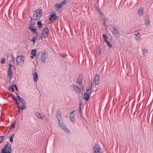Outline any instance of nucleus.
Returning <instances> with one entry per match:
<instances>
[{"instance_id":"5fc2aeb1","label":"nucleus","mask_w":153,"mask_h":153,"mask_svg":"<svg viewBox=\"0 0 153 153\" xmlns=\"http://www.w3.org/2000/svg\"><path fill=\"white\" fill-rule=\"evenodd\" d=\"M30 20H32V18L30 17Z\"/></svg>"},{"instance_id":"ea45409f","label":"nucleus","mask_w":153,"mask_h":153,"mask_svg":"<svg viewBox=\"0 0 153 153\" xmlns=\"http://www.w3.org/2000/svg\"><path fill=\"white\" fill-rule=\"evenodd\" d=\"M89 83H90V86L89 88H92V81H89Z\"/></svg>"},{"instance_id":"2f4dec72","label":"nucleus","mask_w":153,"mask_h":153,"mask_svg":"<svg viewBox=\"0 0 153 153\" xmlns=\"http://www.w3.org/2000/svg\"><path fill=\"white\" fill-rule=\"evenodd\" d=\"M103 24L105 27H106V25H105V23H106V22L107 20V18H105V19H103Z\"/></svg>"},{"instance_id":"f8f14e48","label":"nucleus","mask_w":153,"mask_h":153,"mask_svg":"<svg viewBox=\"0 0 153 153\" xmlns=\"http://www.w3.org/2000/svg\"><path fill=\"white\" fill-rule=\"evenodd\" d=\"M57 18V16L55 14H52L51 15L49 20L51 21H53L55 20H56Z\"/></svg>"},{"instance_id":"423d86ee","label":"nucleus","mask_w":153,"mask_h":153,"mask_svg":"<svg viewBox=\"0 0 153 153\" xmlns=\"http://www.w3.org/2000/svg\"><path fill=\"white\" fill-rule=\"evenodd\" d=\"M100 75L98 74L96 75L93 78V82L95 85H98L100 82Z\"/></svg>"},{"instance_id":"7ed1b4c3","label":"nucleus","mask_w":153,"mask_h":153,"mask_svg":"<svg viewBox=\"0 0 153 153\" xmlns=\"http://www.w3.org/2000/svg\"><path fill=\"white\" fill-rule=\"evenodd\" d=\"M16 61L18 65L20 67L22 66L24 64V57L22 55H20L17 56Z\"/></svg>"},{"instance_id":"393cba45","label":"nucleus","mask_w":153,"mask_h":153,"mask_svg":"<svg viewBox=\"0 0 153 153\" xmlns=\"http://www.w3.org/2000/svg\"><path fill=\"white\" fill-rule=\"evenodd\" d=\"M16 122L14 121L13 122V123L12 124L10 128V131H11V130L13 128L15 127V125H16Z\"/></svg>"},{"instance_id":"a878e982","label":"nucleus","mask_w":153,"mask_h":153,"mask_svg":"<svg viewBox=\"0 0 153 153\" xmlns=\"http://www.w3.org/2000/svg\"><path fill=\"white\" fill-rule=\"evenodd\" d=\"M56 7H58V10L59 8H61L63 6L61 4H57L55 5Z\"/></svg>"},{"instance_id":"e433bc0d","label":"nucleus","mask_w":153,"mask_h":153,"mask_svg":"<svg viewBox=\"0 0 153 153\" xmlns=\"http://www.w3.org/2000/svg\"><path fill=\"white\" fill-rule=\"evenodd\" d=\"M102 37L103 39H107L108 37L106 35L103 34L102 36Z\"/></svg>"},{"instance_id":"49530a36","label":"nucleus","mask_w":153,"mask_h":153,"mask_svg":"<svg viewBox=\"0 0 153 153\" xmlns=\"http://www.w3.org/2000/svg\"><path fill=\"white\" fill-rule=\"evenodd\" d=\"M81 110H82L81 108V106H80L79 108V113H81Z\"/></svg>"},{"instance_id":"f3484780","label":"nucleus","mask_w":153,"mask_h":153,"mask_svg":"<svg viewBox=\"0 0 153 153\" xmlns=\"http://www.w3.org/2000/svg\"><path fill=\"white\" fill-rule=\"evenodd\" d=\"M21 104L22 105L21 107V108L22 110H24L25 109L27 106L26 105V102L24 100V101H22L21 102Z\"/></svg>"},{"instance_id":"09e8293b","label":"nucleus","mask_w":153,"mask_h":153,"mask_svg":"<svg viewBox=\"0 0 153 153\" xmlns=\"http://www.w3.org/2000/svg\"><path fill=\"white\" fill-rule=\"evenodd\" d=\"M17 107L18 108V109H19V108H20V107L19 106V104H17Z\"/></svg>"},{"instance_id":"9d476101","label":"nucleus","mask_w":153,"mask_h":153,"mask_svg":"<svg viewBox=\"0 0 153 153\" xmlns=\"http://www.w3.org/2000/svg\"><path fill=\"white\" fill-rule=\"evenodd\" d=\"M56 117L57 118L59 123H60L61 122H62V120L61 119V117L59 111H58L57 112L56 114Z\"/></svg>"},{"instance_id":"8fccbe9b","label":"nucleus","mask_w":153,"mask_h":153,"mask_svg":"<svg viewBox=\"0 0 153 153\" xmlns=\"http://www.w3.org/2000/svg\"><path fill=\"white\" fill-rule=\"evenodd\" d=\"M105 42L106 43L108 41L107 40V39H104Z\"/></svg>"},{"instance_id":"f704fd0d","label":"nucleus","mask_w":153,"mask_h":153,"mask_svg":"<svg viewBox=\"0 0 153 153\" xmlns=\"http://www.w3.org/2000/svg\"><path fill=\"white\" fill-rule=\"evenodd\" d=\"M67 2V1L66 0H64L61 2L60 4L63 6V5L65 4Z\"/></svg>"},{"instance_id":"6e6552de","label":"nucleus","mask_w":153,"mask_h":153,"mask_svg":"<svg viewBox=\"0 0 153 153\" xmlns=\"http://www.w3.org/2000/svg\"><path fill=\"white\" fill-rule=\"evenodd\" d=\"M49 30V28L48 27H46L44 28L42 31V35L43 37L46 38L48 37V33Z\"/></svg>"},{"instance_id":"72a5a7b5","label":"nucleus","mask_w":153,"mask_h":153,"mask_svg":"<svg viewBox=\"0 0 153 153\" xmlns=\"http://www.w3.org/2000/svg\"><path fill=\"white\" fill-rule=\"evenodd\" d=\"M4 136H0V143L2 142L4 138Z\"/></svg>"},{"instance_id":"864d4df0","label":"nucleus","mask_w":153,"mask_h":153,"mask_svg":"<svg viewBox=\"0 0 153 153\" xmlns=\"http://www.w3.org/2000/svg\"><path fill=\"white\" fill-rule=\"evenodd\" d=\"M33 56H31V58L32 59H33Z\"/></svg>"},{"instance_id":"f03ea898","label":"nucleus","mask_w":153,"mask_h":153,"mask_svg":"<svg viewBox=\"0 0 153 153\" xmlns=\"http://www.w3.org/2000/svg\"><path fill=\"white\" fill-rule=\"evenodd\" d=\"M12 148L10 144L7 143L1 151V153H11Z\"/></svg>"},{"instance_id":"79ce46f5","label":"nucleus","mask_w":153,"mask_h":153,"mask_svg":"<svg viewBox=\"0 0 153 153\" xmlns=\"http://www.w3.org/2000/svg\"><path fill=\"white\" fill-rule=\"evenodd\" d=\"M12 65L11 64H10L9 65V67L8 68V69H12Z\"/></svg>"},{"instance_id":"c756f323","label":"nucleus","mask_w":153,"mask_h":153,"mask_svg":"<svg viewBox=\"0 0 153 153\" xmlns=\"http://www.w3.org/2000/svg\"><path fill=\"white\" fill-rule=\"evenodd\" d=\"M17 97L18 98V100L20 102H21L22 101L24 100H23L22 99L21 97H20L18 95L17 96Z\"/></svg>"},{"instance_id":"5701e85b","label":"nucleus","mask_w":153,"mask_h":153,"mask_svg":"<svg viewBox=\"0 0 153 153\" xmlns=\"http://www.w3.org/2000/svg\"><path fill=\"white\" fill-rule=\"evenodd\" d=\"M15 134L14 133H13L12 134V135L10 137V138L9 140L10 142L12 143L13 141V138L15 136Z\"/></svg>"},{"instance_id":"aec40b11","label":"nucleus","mask_w":153,"mask_h":153,"mask_svg":"<svg viewBox=\"0 0 153 153\" xmlns=\"http://www.w3.org/2000/svg\"><path fill=\"white\" fill-rule=\"evenodd\" d=\"M138 13L140 16H142L143 13V7H140L138 10Z\"/></svg>"},{"instance_id":"c03bdc74","label":"nucleus","mask_w":153,"mask_h":153,"mask_svg":"<svg viewBox=\"0 0 153 153\" xmlns=\"http://www.w3.org/2000/svg\"><path fill=\"white\" fill-rule=\"evenodd\" d=\"M140 34V33L138 32L137 33L135 34H134V36H139L138 35Z\"/></svg>"},{"instance_id":"20e7f679","label":"nucleus","mask_w":153,"mask_h":153,"mask_svg":"<svg viewBox=\"0 0 153 153\" xmlns=\"http://www.w3.org/2000/svg\"><path fill=\"white\" fill-rule=\"evenodd\" d=\"M94 153H102L101 146L99 144L95 145L93 148Z\"/></svg>"},{"instance_id":"13d9d810","label":"nucleus","mask_w":153,"mask_h":153,"mask_svg":"<svg viewBox=\"0 0 153 153\" xmlns=\"http://www.w3.org/2000/svg\"><path fill=\"white\" fill-rule=\"evenodd\" d=\"M10 131H9V132H10Z\"/></svg>"},{"instance_id":"f257e3e1","label":"nucleus","mask_w":153,"mask_h":153,"mask_svg":"<svg viewBox=\"0 0 153 153\" xmlns=\"http://www.w3.org/2000/svg\"><path fill=\"white\" fill-rule=\"evenodd\" d=\"M42 10L41 9H39L36 10L34 12L33 18L34 20H38L42 16Z\"/></svg>"},{"instance_id":"9b49d317","label":"nucleus","mask_w":153,"mask_h":153,"mask_svg":"<svg viewBox=\"0 0 153 153\" xmlns=\"http://www.w3.org/2000/svg\"><path fill=\"white\" fill-rule=\"evenodd\" d=\"M74 112V111H73L71 112L70 116V120L73 123H74L75 120L74 115L73 113Z\"/></svg>"},{"instance_id":"7c9ffc66","label":"nucleus","mask_w":153,"mask_h":153,"mask_svg":"<svg viewBox=\"0 0 153 153\" xmlns=\"http://www.w3.org/2000/svg\"><path fill=\"white\" fill-rule=\"evenodd\" d=\"M36 39H37L36 37H34L31 39V42H33L34 43L33 44H34Z\"/></svg>"},{"instance_id":"c9c22d12","label":"nucleus","mask_w":153,"mask_h":153,"mask_svg":"<svg viewBox=\"0 0 153 153\" xmlns=\"http://www.w3.org/2000/svg\"><path fill=\"white\" fill-rule=\"evenodd\" d=\"M106 43L107 44V45L110 48H111L112 47L111 45L110 44V43L108 41Z\"/></svg>"},{"instance_id":"1a4fd4ad","label":"nucleus","mask_w":153,"mask_h":153,"mask_svg":"<svg viewBox=\"0 0 153 153\" xmlns=\"http://www.w3.org/2000/svg\"><path fill=\"white\" fill-rule=\"evenodd\" d=\"M59 124L60 127L62 128V129H63L65 131L68 133H70V131L67 128L65 127V125H64L62 122H61L60 123H59Z\"/></svg>"},{"instance_id":"37998d69","label":"nucleus","mask_w":153,"mask_h":153,"mask_svg":"<svg viewBox=\"0 0 153 153\" xmlns=\"http://www.w3.org/2000/svg\"><path fill=\"white\" fill-rule=\"evenodd\" d=\"M98 48H99L98 53H99V54H100L101 52V48L100 47H99Z\"/></svg>"},{"instance_id":"39448f33","label":"nucleus","mask_w":153,"mask_h":153,"mask_svg":"<svg viewBox=\"0 0 153 153\" xmlns=\"http://www.w3.org/2000/svg\"><path fill=\"white\" fill-rule=\"evenodd\" d=\"M47 53L45 51L42 52L40 60L43 64H44L46 62V60L47 58Z\"/></svg>"},{"instance_id":"0eeeda50","label":"nucleus","mask_w":153,"mask_h":153,"mask_svg":"<svg viewBox=\"0 0 153 153\" xmlns=\"http://www.w3.org/2000/svg\"><path fill=\"white\" fill-rule=\"evenodd\" d=\"M72 87L77 93L80 94L81 89L79 87L73 84L72 85Z\"/></svg>"},{"instance_id":"58836bf2","label":"nucleus","mask_w":153,"mask_h":153,"mask_svg":"<svg viewBox=\"0 0 153 153\" xmlns=\"http://www.w3.org/2000/svg\"><path fill=\"white\" fill-rule=\"evenodd\" d=\"M5 62V59L4 58H2L1 61V62L3 64H4Z\"/></svg>"},{"instance_id":"b1692460","label":"nucleus","mask_w":153,"mask_h":153,"mask_svg":"<svg viewBox=\"0 0 153 153\" xmlns=\"http://www.w3.org/2000/svg\"><path fill=\"white\" fill-rule=\"evenodd\" d=\"M36 50L33 49L31 51V54L33 56H36Z\"/></svg>"},{"instance_id":"c85d7f7f","label":"nucleus","mask_w":153,"mask_h":153,"mask_svg":"<svg viewBox=\"0 0 153 153\" xmlns=\"http://www.w3.org/2000/svg\"><path fill=\"white\" fill-rule=\"evenodd\" d=\"M134 38L136 40L139 41L140 40L141 38L140 36H136Z\"/></svg>"},{"instance_id":"473e14b6","label":"nucleus","mask_w":153,"mask_h":153,"mask_svg":"<svg viewBox=\"0 0 153 153\" xmlns=\"http://www.w3.org/2000/svg\"><path fill=\"white\" fill-rule=\"evenodd\" d=\"M91 89H92V88H89V89H86V92H87L88 93V94H89L91 93V90H92Z\"/></svg>"},{"instance_id":"a18cd8bd","label":"nucleus","mask_w":153,"mask_h":153,"mask_svg":"<svg viewBox=\"0 0 153 153\" xmlns=\"http://www.w3.org/2000/svg\"><path fill=\"white\" fill-rule=\"evenodd\" d=\"M14 101H15V104H19L17 99H16V100H15Z\"/></svg>"},{"instance_id":"4d7b16f0","label":"nucleus","mask_w":153,"mask_h":153,"mask_svg":"<svg viewBox=\"0 0 153 153\" xmlns=\"http://www.w3.org/2000/svg\"><path fill=\"white\" fill-rule=\"evenodd\" d=\"M10 131H9V132H10Z\"/></svg>"},{"instance_id":"4be33fe9","label":"nucleus","mask_w":153,"mask_h":153,"mask_svg":"<svg viewBox=\"0 0 153 153\" xmlns=\"http://www.w3.org/2000/svg\"><path fill=\"white\" fill-rule=\"evenodd\" d=\"M145 23L148 26H149L150 25L149 19L148 16L145 21Z\"/></svg>"},{"instance_id":"ddd939ff","label":"nucleus","mask_w":153,"mask_h":153,"mask_svg":"<svg viewBox=\"0 0 153 153\" xmlns=\"http://www.w3.org/2000/svg\"><path fill=\"white\" fill-rule=\"evenodd\" d=\"M36 114L38 118L42 120L44 119V116L42 114L37 112L36 113Z\"/></svg>"},{"instance_id":"cd10ccee","label":"nucleus","mask_w":153,"mask_h":153,"mask_svg":"<svg viewBox=\"0 0 153 153\" xmlns=\"http://www.w3.org/2000/svg\"><path fill=\"white\" fill-rule=\"evenodd\" d=\"M9 89L10 90H11V91L12 92H14V86L13 85H12L9 88Z\"/></svg>"},{"instance_id":"3c124183","label":"nucleus","mask_w":153,"mask_h":153,"mask_svg":"<svg viewBox=\"0 0 153 153\" xmlns=\"http://www.w3.org/2000/svg\"><path fill=\"white\" fill-rule=\"evenodd\" d=\"M18 111L19 112V113H20V108H19V109H18Z\"/></svg>"},{"instance_id":"6ab92c4d","label":"nucleus","mask_w":153,"mask_h":153,"mask_svg":"<svg viewBox=\"0 0 153 153\" xmlns=\"http://www.w3.org/2000/svg\"><path fill=\"white\" fill-rule=\"evenodd\" d=\"M33 77L34 81L35 82H36L38 79V76L37 73L36 72H35L33 74Z\"/></svg>"},{"instance_id":"2eb2a0df","label":"nucleus","mask_w":153,"mask_h":153,"mask_svg":"<svg viewBox=\"0 0 153 153\" xmlns=\"http://www.w3.org/2000/svg\"><path fill=\"white\" fill-rule=\"evenodd\" d=\"M77 82L80 85L82 84V76L79 75L77 79Z\"/></svg>"},{"instance_id":"a211bd4d","label":"nucleus","mask_w":153,"mask_h":153,"mask_svg":"<svg viewBox=\"0 0 153 153\" xmlns=\"http://www.w3.org/2000/svg\"><path fill=\"white\" fill-rule=\"evenodd\" d=\"M13 70L12 69H8L7 72V76L9 77L10 79L12 78L13 75Z\"/></svg>"},{"instance_id":"4c0bfd02","label":"nucleus","mask_w":153,"mask_h":153,"mask_svg":"<svg viewBox=\"0 0 153 153\" xmlns=\"http://www.w3.org/2000/svg\"><path fill=\"white\" fill-rule=\"evenodd\" d=\"M143 52L144 53H148L149 52V51L146 49H144L143 50Z\"/></svg>"},{"instance_id":"4468645a","label":"nucleus","mask_w":153,"mask_h":153,"mask_svg":"<svg viewBox=\"0 0 153 153\" xmlns=\"http://www.w3.org/2000/svg\"><path fill=\"white\" fill-rule=\"evenodd\" d=\"M29 28L31 32L33 33L35 32L36 34H38V33L37 31V29L33 28L32 24H31L30 25Z\"/></svg>"},{"instance_id":"6e6d98bb","label":"nucleus","mask_w":153,"mask_h":153,"mask_svg":"<svg viewBox=\"0 0 153 153\" xmlns=\"http://www.w3.org/2000/svg\"><path fill=\"white\" fill-rule=\"evenodd\" d=\"M83 86H82L81 87V88H83Z\"/></svg>"},{"instance_id":"412c9836","label":"nucleus","mask_w":153,"mask_h":153,"mask_svg":"<svg viewBox=\"0 0 153 153\" xmlns=\"http://www.w3.org/2000/svg\"><path fill=\"white\" fill-rule=\"evenodd\" d=\"M114 33L113 34L115 35H117L118 36H120L119 35H118L120 33H119V31L116 28H114Z\"/></svg>"},{"instance_id":"dca6fc26","label":"nucleus","mask_w":153,"mask_h":153,"mask_svg":"<svg viewBox=\"0 0 153 153\" xmlns=\"http://www.w3.org/2000/svg\"><path fill=\"white\" fill-rule=\"evenodd\" d=\"M83 95L84 96V100L87 101H88L89 100L90 97L88 93L87 92H85L84 94Z\"/></svg>"},{"instance_id":"603ef678","label":"nucleus","mask_w":153,"mask_h":153,"mask_svg":"<svg viewBox=\"0 0 153 153\" xmlns=\"http://www.w3.org/2000/svg\"><path fill=\"white\" fill-rule=\"evenodd\" d=\"M102 15H103V14H102V13H101L100 14V16H102Z\"/></svg>"},{"instance_id":"a19ab883","label":"nucleus","mask_w":153,"mask_h":153,"mask_svg":"<svg viewBox=\"0 0 153 153\" xmlns=\"http://www.w3.org/2000/svg\"><path fill=\"white\" fill-rule=\"evenodd\" d=\"M11 96L12 97L13 99L15 100H16V98L15 97V96L14 95H11Z\"/></svg>"},{"instance_id":"de8ad7c7","label":"nucleus","mask_w":153,"mask_h":153,"mask_svg":"<svg viewBox=\"0 0 153 153\" xmlns=\"http://www.w3.org/2000/svg\"><path fill=\"white\" fill-rule=\"evenodd\" d=\"M14 86H15V88L16 90L18 91V88H17V86L16 85H14Z\"/></svg>"},{"instance_id":"bb28decb","label":"nucleus","mask_w":153,"mask_h":153,"mask_svg":"<svg viewBox=\"0 0 153 153\" xmlns=\"http://www.w3.org/2000/svg\"><path fill=\"white\" fill-rule=\"evenodd\" d=\"M37 25H38L39 27L40 28L42 25V24L41 22L39 21L37 22Z\"/></svg>"}]
</instances>
